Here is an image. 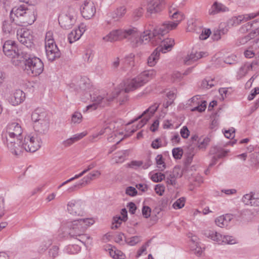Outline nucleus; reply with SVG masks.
<instances>
[{"label": "nucleus", "instance_id": "18", "mask_svg": "<svg viewBox=\"0 0 259 259\" xmlns=\"http://www.w3.org/2000/svg\"><path fill=\"white\" fill-rule=\"evenodd\" d=\"M175 97L176 95L174 92L170 91L166 94V99L162 104L160 108V111L163 113H166L167 112L171 111Z\"/></svg>", "mask_w": 259, "mask_h": 259}, {"label": "nucleus", "instance_id": "40", "mask_svg": "<svg viewBox=\"0 0 259 259\" xmlns=\"http://www.w3.org/2000/svg\"><path fill=\"white\" fill-rule=\"evenodd\" d=\"M126 151L118 152L114 156L112 160L116 163H121L124 160Z\"/></svg>", "mask_w": 259, "mask_h": 259}, {"label": "nucleus", "instance_id": "22", "mask_svg": "<svg viewBox=\"0 0 259 259\" xmlns=\"http://www.w3.org/2000/svg\"><path fill=\"white\" fill-rule=\"evenodd\" d=\"M210 153V154H213L214 155L213 156L211 159V162L209 164V168L215 165L219 159L225 157L226 155L227 152V151L222 150L220 148L217 147H213L211 149Z\"/></svg>", "mask_w": 259, "mask_h": 259}, {"label": "nucleus", "instance_id": "37", "mask_svg": "<svg viewBox=\"0 0 259 259\" xmlns=\"http://www.w3.org/2000/svg\"><path fill=\"white\" fill-rule=\"evenodd\" d=\"M254 193L253 192H250L249 193L245 194L242 197V201L246 205H251Z\"/></svg>", "mask_w": 259, "mask_h": 259}, {"label": "nucleus", "instance_id": "39", "mask_svg": "<svg viewBox=\"0 0 259 259\" xmlns=\"http://www.w3.org/2000/svg\"><path fill=\"white\" fill-rule=\"evenodd\" d=\"M144 12V9L142 6L135 9L133 11V16L135 20H138L142 16Z\"/></svg>", "mask_w": 259, "mask_h": 259}, {"label": "nucleus", "instance_id": "52", "mask_svg": "<svg viewBox=\"0 0 259 259\" xmlns=\"http://www.w3.org/2000/svg\"><path fill=\"white\" fill-rule=\"evenodd\" d=\"M134 55L133 54H130L128 56L125 58V64H128L130 67H133L134 66Z\"/></svg>", "mask_w": 259, "mask_h": 259}, {"label": "nucleus", "instance_id": "17", "mask_svg": "<svg viewBox=\"0 0 259 259\" xmlns=\"http://www.w3.org/2000/svg\"><path fill=\"white\" fill-rule=\"evenodd\" d=\"M68 212L72 215H81L82 211V203L79 200H71L67 205Z\"/></svg>", "mask_w": 259, "mask_h": 259}, {"label": "nucleus", "instance_id": "3", "mask_svg": "<svg viewBox=\"0 0 259 259\" xmlns=\"http://www.w3.org/2000/svg\"><path fill=\"white\" fill-rule=\"evenodd\" d=\"M36 12L33 8L28 9L20 6L13 8L10 16L18 26H27L34 23L36 19Z\"/></svg>", "mask_w": 259, "mask_h": 259}, {"label": "nucleus", "instance_id": "31", "mask_svg": "<svg viewBox=\"0 0 259 259\" xmlns=\"http://www.w3.org/2000/svg\"><path fill=\"white\" fill-rule=\"evenodd\" d=\"M203 235L211 240L218 242L220 244V241L222 239V235L212 230H206L203 231Z\"/></svg>", "mask_w": 259, "mask_h": 259}, {"label": "nucleus", "instance_id": "58", "mask_svg": "<svg viewBox=\"0 0 259 259\" xmlns=\"http://www.w3.org/2000/svg\"><path fill=\"white\" fill-rule=\"evenodd\" d=\"M90 238L84 233L77 236V238H75L77 241L82 244H84L85 241Z\"/></svg>", "mask_w": 259, "mask_h": 259}, {"label": "nucleus", "instance_id": "34", "mask_svg": "<svg viewBox=\"0 0 259 259\" xmlns=\"http://www.w3.org/2000/svg\"><path fill=\"white\" fill-rule=\"evenodd\" d=\"M159 55L160 53L155 49L148 58L147 63L148 65L151 67L154 66L159 59Z\"/></svg>", "mask_w": 259, "mask_h": 259}, {"label": "nucleus", "instance_id": "27", "mask_svg": "<svg viewBox=\"0 0 259 259\" xmlns=\"http://www.w3.org/2000/svg\"><path fill=\"white\" fill-rule=\"evenodd\" d=\"M207 54L205 52H193L188 55L184 60V63L186 65L191 64V62H195L197 61L198 59L206 56Z\"/></svg>", "mask_w": 259, "mask_h": 259}, {"label": "nucleus", "instance_id": "4", "mask_svg": "<svg viewBox=\"0 0 259 259\" xmlns=\"http://www.w3.org/2000/svg\"><path fill=\"white\" fill-rule=\"evenodd\" d=\"M24 59H25L24 71L28 75L37 76L43 72L44 65L39 58L25 56Z\"/></svg>", "mask_w": 259, "mask_h": 259}, {"label": "nucleus", "instance_id": "57", "mask_svg": "<svg viewBox=\"0 0 259 259\" xmlns=\"http://www.w3.org/2000/svg\"><path fill=\"white\" fill-rule=\"evenodd\" d=\"M224 33L223 30H217L214 31L212 38L214 40H218L221 38V35Z\"/></svg>", "mask_w": 259, "mask_h": 259}, {"label": "nucleus", "instance_id": "55", "mask_svg": "<svg viewBox=\"0 0 259 259\" xmlns=\"http://www.w3.org/2000/svg\"><path fill=\"white\" fill-rule=\"evenodd\" d=\"M211 33V31L210 29H203L202 30L201 33L199 35V38L201 40L206 39L207 38L209 37Z\"/></svg>", "mask_w": 259, "mask_h": 259}, {"label": "nucleus", "instance_id": "5", "mask_svg": "<svg viewBox=\"0 0 259 259\" xmlns=\"http://www.w3.org/2000/svg\"><path fill=\"white\" fill-rule=\"evenodd\" d=\"M3 52L5 55L12 59V63L18 66L23 58L22 52L19 50L14 41L8 40L3 45Z\"/></svg>", "mask_w": 259, "mask_h": 259}, {"label": "nucleus", "instance_id": "24", "mask_svg": "<svg viewBox=\"0 0 259 259\" xmlns=\"http://www.w3.org/2000/svg\"><path fill=\"white\" fill-rule=\"evenodd\" d=\"M127 219V212L125 208H122L121 210V215H116L113 217V222L111 225L112 229L118 228L122 222H125Z\"/></svg>", "mask_w": 259, "mask_h": 259}, {"label": "nucleus", "instance_id": "11", "mask_svg": "<svg viewBox=\"0 0 259 259\" xmlns=\"http://www.w3.org/2000/svg\"><path fill=\"white\" fill-rule=\"evenodd\" d=\"M188 104L191 108V112H202L205 111L207 107V102L201 99L200 95L193 97L188 101Z\"/></svg>", "mask_w": 259, "mask_h": 259}, {"label": "nucleus", "instance_id": "12", "mask_svg": "<svg viewBox=\"0 0 259 259\" xmlns=\"http://www.w3.org/2000/svg\"><path fill=\"white\" fill-rule=\"evenodd\" d=\"M163 36H160L161 39L157 38L158 40L156 41L157 42L156 45H159V46L156 50L159 53H165L171 50L175 45V41L174 39L171 38L162 39Z\"/></svg>", "mask_w": 259, "mask_h": 259}, {"label": "nucleus", "instance_id": "8", "mask_svg": "<svg viewBox=\"0 0 259 259\" xmlns=\"http://www.w3.org/2000/svg\"><path fill=\"white\" fill-rule=\"evenodd\" d=\"M169 16L174 21L164 22L160 26L159 31L166 34L170 30L176 29L178 24L184 19V14L178 10L175 11Z\"/></svg>", "mask_w": 259, "mask_h": 259}, {"label": "nucleus", "instance_id": "21", "mask_svg": "<svg viewBox=\"0 0 259 259\" xmlns=\"http://www.w3.org/2000/svg\"><path fill=\"white\" fill-rule=\"evenodd\" d=\"M259 15V11L257 13H253L248 14L239 15L237 17H233L229 20V24L231 26H237L241 22L247 21V20L254 18Z\"/></svg>", "mask_w": 259, "mask_h": 259}, {"label": "nucleus", "instance_id": "42", "mask_svg": "<svg viewBox=\"0 0 259 259\" xmlns=\"http://www.w3.org/2000/svg\"><path fill=\"white\" fill-rule=\"evenodd\" d=\"M211 122L209 128L211 130H214L217 128L219 125V116L217 114L210 116Z\"/></svg>", "mask_w": 259, "mask_h": 259}, {"label": "nucleus", "instance_id": "60", "mask_svg": "<svg viewBox=\"0 0 259 259\" xmlns=\"http://www.w3.org/2000/svg\"><path fill=\"white\" fill-rule=\"evenodd\" d=\"M224 136L228 139L233 138L235 137V129L232 128L231 129L225 131Z\"/></svg>", "mask_w": 259, "mask_h": 259}, {"label": "nucleus", "instance_id": "25", "mask_svg": "<svg viewBox=\"0 0 259 259\" xmlns=\"http://www.w3.org/2000/svg\"><path fill=\"white\" fill-rule=\"evenodd\" d=\"M87 134V132H82L74 135L72 137L63 141L61 143V145L64 148L69 147L73 145L74 143L81 140L84 136H85Z\"/></svg>", "mask_w": 259, "mask_h": 259}, {"label": "nucleus", "instance_id": "30", "mask_svg": "<svg viewBox=\"0 0 259 259\" xmlns=\"http://www.w3.org/2000/svg\"><path fill=\"white\" fill-rule=\"evenodd\" d=\"M81 27H78L77 29L73 30L68 35V39L70 44H72L77 40L79 39L83 32L84 30H81Z\"/></svg>", "mask_w": 259, "mask_h": 259}, {"label": "nucleus", "instance_id": "16", "mask_svg": "<svg viewBox=\"0 0 259 259\" xmlns=\"http://www.w3.org/2000/svg\"><path fill=\"white\" fill-rule=\"evenodd\" d=\"M163 0H149L147 4V13L148 14H157L163 9Z\"/></svg>", "mask_w": 259, "mask_h": 259}, {"label": "nucleus", "instance_id": "46", "mask_svg": "<svg viewBox=\"0 0 259 259\" xmlns=\"http://www.w3.org/2000/svg\"><path fill=\"white\" fill-rule=\"evenodd\" d=\"M155 159L158 167L161 170H163L165 168V166L163 160L162 156L161 155H158Z\"/></svg>", "mask_w": 259, "mask_h": 259}, {"label": "nucleus", "instance_id": "15", "mask_svg": "<svg viewBox=\"0 0 259 259\" xmlns=\"http://www.w3.org/2000/svg\"><path fill=\"white\" fill-rule=\"evenodd\" d=\"M126 12V9L124 6H121L116 10L111 11L107 14L108 19L107 22L108 24L112 23L111 20H113L114 22L118 21L122 18Z\"/></svg>", "mask_w": 259, "mask_h": 259}, {"label": "nucleus", "instance_id": "59", "mask_svg": "<svg viewBox=\"0 0 259 259\" xmlns=\"http://www.w3.org/2000/svg\"><path fill=\"white\" fill-rule=\"evenodd\" d=\"M105 250L109 251L110 255L113 258H115L116 256V250L115 249V248L113 249L110 245H107L105 247Z\"/></svg>", "mask_w": 259, "mask_h": 259}, {"label": "nucleus", "instance_id": "49", "mask_svg": "<svg viewBox=\"0 0 259 259\" xmlns=\"http://www.w3.org/2000/svg\"><path fill=\"white\" fill-rule=\"evenodd\" d=\"M165 178V175L162 173H155L153 174L151 179L154 182H159L162 181Z\"/></svg>", "mask_w": 259, "mask_h": 259}, {"label": "nucleus", "instance_id": "38", "mask_svg": "<svg viewBox=\"0 0 259 259\" xmlns=\"http://www.w3.org/2000/svg\"><path fill=\"white\" fill-rule=\"evenodd\" d=\"M253 65V62L251 64L246 63L244 64L240 68L238 73L241 76H244L249 69H252Z\"/></svg>", "mask_w": 259, "mask_h": 259}, {"label": "nucleus", "instance_id": "1", "mask_svg": "<svg viewBox=\"0 0 259 259\" xmlns=\"http://www.w3.org/2000/svg\"><path fill=\"white\" fill-rule=\"evenodd\" d=\"M156 71L153 69L145 71L137 77L133 79H128L121 83L118 88L115 90L113 95H108L107 94H104L100 95L97 93L91 95V99L93 103L87 106L85 110H83V112H93L95 109L105 107L110 104L115 98V95L117 97L123 96L122 99L120 98L119 99L120 104H121L127 99V96L125 93L133 91L143 86L150 79L154 77Z\"/></svg>", "mask_w": 259, "mask_h": 259}, {"label": "nucleus", "instance_id": "26", "mask_svg": "<svg viewBox=\"0 0 259 259\" xmlns=\"http://www.w3.org/2000/svg\"><path fill=\"white\" fill-rule=\"evenodd\" d=\"M25 93L20 90H16L10 98V102L14 106L21 103L25 99Z\"/></svg>", "mask_w": 259, "mask_h": 259}, {"label": "nucleus", "instance_id": "54", "mask_svg": "<svg viewBox=\"0 0 259 259\" xmlns=\"http://www.w3.org/2000/svg\"><path fill=\"white\" fill-rule=\"evenodd\" d=\"M82 114H72L71 116V123H79L82 120Z\"/></svg>", "mask_w": 259, "mask_h": 259}, {"label": "nucleus", "instance_id": "64", "mask_svg": "<svg viewBox=\"0 0 259 259\" xmlns=\"http://www.w3.org/2000/svg\"><path fill=\"white\" fill-rule=\"evenodd\" d=\"M155 191L157 194L161 196L164 191V187L159 184L156 185L155 187Z\"/></svg>", "mask_w": 259, "mask_h": 259}, {"label": "nucleus", "instance_id": "35", "mask_svg": "<svg viewBox=\"0 0 259 259\" xmlns=\"http://www.w3.org/2000/svg\"><path fill=\"white\" fill-rule=\"evenodd\" d=\"M161 105L160 103H155L151 105L148 108L143 112L142 113H155V112L163 113L160 111Z\"/></svg>", "mask_w": 259, "mask_h": 259}, {"label": "nucleus", "instance_id": "41", "mask_svg": "<svg viewBox=\"0 0 259 259\" xmlns=\"http://www.w3.org/2000/svg\"><path fill=\"white\" fill-rule=\"evenodd\" d=\"M144 115V114H141V115L138 117V118H136L135 120L132 121V122H135L136 121H138V119H141L140 121L136 125L137 129L142 127L148 121V118L146 117L142 118Z\"/></svg>", "mask_w": 259, "mask_h": 259}, {"label": "nucleus", "instance_id": "10", "mask_svg": "<svg viewBox=\"0 0 259 259\" xmlns=\"http://www.w3.org/2000/svg\"><path fill=\"white\" fill-rule=\"evenodd\" d=\"M65 228L68 230L67 232L70 237L74 238L85 231V226H82L78 220L66 223Z\"/></svg>", "mask_w": 259, "mask_h": 259}, {"label": "nucleus", "instance_id": "6", "mask_svg": "<svg viewBox=\"0 0 259 259\" xmlns=\"http://www.w3.org/2000/svg\"><path fill=\"white\" fill-rule=\"evenodd\" d=\"M41 144V138L38 134H30L23 139V151L35 152L40 148Z\"/></svg>", "mask_w": 259, "mask_h": 259}, {"label": "nucleus", "instance_id": "14", "mask_svg": "<svg viewBox=\"0 0 259 259\" xmlns=\"http://www.w3.org/2000/svg\"><path fill=\"white\" fill-rule=\"evenodd\" d=\"M81 15L84 18L90 19L96 13V8L93 2L84 1L81 9Z\"/></svg>", "mask_w": 259, "mask_h": 259}, {"label": "nucleus", "instance_id": "44", "mask_svg": "<svg viewBox=\"0 0 259 259\" xmlns=\"http://www.w3.org/2000/svg\"><path fill=\"white\" fill-rule=\"evenodd\" d=\"M186 199L184 197H181L176 201L172 206L175 209H180L184 206Z\"/></svg>", "mask_w": 259, "mask_h": 259}, {"label": "nucleus", "instance_id": "23", "mask_svg": "<svg viewBox=\"0 0 259 259\" xmlns=\"http://www.w3.org/2000/svg\"><path fill=\"white\" fill-rule=\"evenodd\" d=\"M229 11V9L224 4L215 2L211 6L208 11L210 15H214L220 13L227 12Z\"/></svg>", "mask_w": 259, "mask_h": 259}, {"label": "nucleus", "instance_id": "33", "mask_svg": "<svg viewBox=\"0 0 259 259\" xmlns=\"http://www.w3.org/2000/svg\"><path fill=\"white\" fill-rule=\"evenodd\" d=\"M255 32H250L248 34L239 37L236 41V45L238 47L245 45L249 40L255 37Z\"/></svg>", "mask_w": 259, "mask_h": 259}, {"label": "nucleus", "instance_id": "13", "mask_svg": "<svg viewBox=\"0 0 259 259\" xmlns=\"http://www.w3.org/2000/svg\"><path fill=\"white\" fill-rule=\"evenodd\" d=\"M76 21V17L74 14L71 12L62 15L59 17V23L61 27L65 29H69L72 28Z\"/></svg>", "mask_w": 259, "mask_h": 259}, {"label": "nucleus", "instance_id": "56", "mask_svg": "<svg viewBox=\"0 0 259 259\" xmlns=\"http://www.w3.org/2000/svg\"><path fill=\"white\" fill-rule=\"evenodd\" d=\"M125 193L129 196H135L137 194V191L134 187L130 186L126 189Z\"/></svg>", "mask_w": 259, "mask_h": 259}, {"label": "nucleus", "instance_id": "29", "mask_svg": "<svg viewBox=\"0 0 259 259\" xmlns=\"http://www.w3.org/2000/svg\"><path fill=\"white\" fill-rule=\"evenodd\" d=\"M232 219V216L231 214H226L217 218L215 220V223L218 226L223 228L227 226Z\"/></svg>", "mask_w": 259, "mask_h": 259}, {"label": "nucleus", "instance_id": "48", "mask_svg": "<svg viewBox=\"0 0 259 259\" xmlns=\"http://www.w3.org/2000/svg\"><path fill=\"white\" fill-rule=\"evenodd\" d=\"M222 242H224L229 244H234L236 243V240L232 236H222V239L220 241V243Z\"/></svg>", "mask_w": 259, "mask_h": 259}, {"label": "nucleus", "instance_id": "50", "mask_svg": "<svg viewBox=\"0 0 259 259\" xmlns=\"http://www.w3.org/2000/svg\"><path fill=\"white\" fill-rule=\"evenodd\" d=\"M172 175L173 177L181 178L183 175V170L180 166H175Z\"/></svg>", "mask_w": 259, "mask_h": 259}, {"label": "nucleus", "instance_id": "45", "mask_svg": "<svg viewBox=\"0 0 259 259\" xmlns=\"http://www.w3.org/2000/svg\"><path fill=\"white\" fill-rule=\"evenodd\" d=\"M79 221L82 226H85V230H86L87 227L91 225H93L94 223V221L91 218H85L79 219Z\"/></svg>", "mask_w": 259, "mask_h": 259}, {"label": "nucleus", "instance_id": "2", "mask_svg": "<svg viewBox=\"0 0 259 259\" xmlns=\"http://www.w3.org/2000/svg\"><path fill=\"white\" fill-rule=\"evenodd\" d=\"M160 26L155 28L152 32L146 30L143 34L140 35L137 28L131 27L125 29H114L103 37L105 42H115L123 39L129 41L133 47H137L142 44H146L150 41L153 45L157 43V38L161 39L160 36L164 35L165 33L159 31Z\"/></svg>", "mask_w": 259, "mask_h": 259}, {"label": "nucleus", "instance_id": "47", "mask_svg": "<svg viewBox=\"0 0 259 259\" xmlns=\"http://www.w3.org/2000/svg\"><path fill=\"white\" fill-rule=\"evenodd\" d=\"M172 155L175 159H180L183 155V150L180 148H175L172 151Z\"/></svg>", "mask_w": 259, "mask_h": 259}, {"label": "nucleus", "instance_id": "62", "mask_svg": "<svg viewBox=\"0 0 259 259\" xmlns=\"http://www.w3.org/2000/svg\"><path fill=\"white\" fill-rule=\"evenodd\" d=\"M194 246H191V248L193 250H194V253L197 256H200L202 253V249L201 247H199L197 245V244H194Z\"/></svg>", "mask_w": 259, "mask_h": 259}, {"label": "nucleus", "instance_id": "61", "mask_svg": "<svg viewBox=\"0 0 259 259\" xmlns=\"http://www.w3.org/2000/svg\"><path fill=\"white\" fill-rule=\"evenodd\" d=\"M180 134L184 139L187 138L190 135V132L186 126L182 127L180 131Z\"/></svg>", "mask_w": 259, "mask_h": 259}, {"label": "nucleus", "instance_id": "28", "mask_svg": "<svg viewBox=\"0 0 259 259\" xmlns=\"http://www.w3.org/2000/svg\"><path fill=\"white\" fill-rule=\"evenodd\" d=\"M46 55L49 61L53 62L61 57V53L57 46L53 47L46 50Z\"/></svg>", "mask_w": 259, "mask_h": 259}, {"label": "nucleus", "instance_id": "7", "mask_svg": "<svg viewBox=\"0 0 259 259\" xmlns=\"http://www.w3.org/2000/svg\"><path fill=\"white\" fill-rule=\"evenodd\" d=\"M31 120L33 122V128L39 135L46 134L49 128V120L45 114H32Z\"/></svg>", "mask_w": 259, "mask_h": 259}, {"label": "nucleus", "instance_id": "63", "mask_svg": "<svg viewBox=\"0 0 259 259\" xmlns=\"http://www.w3.org/2000/svg\"><path fill=\"white\" fill-rule=\"evenodd\" d=\"M151 208L147 206H144L142 208V214L143 216L148 218L150 216Z\"/></svg>", "mask_w": 259, "mask_h": 259}, {"label": "nucleus", "instance_id": "19", "mask_svg": "<svg viewBox=\"0 0 259 259\" xmlns=\"http://www.w3.org/2000/svg\"><path fill=\"white\" fill-rule=\"evenodd\" d=\"M18 139V140L16 138V139L14 140V141H13V149H11L9 147V141L6 140L7 146L8 149L13 155L16 156L21 155L23 152V136H20Z\"/></svg>", "mask_w": 259, "mask_h": 259}, {"label": "nucleus", "instance_id": "51", "mask_svg": "<svg viewBox=\"0 0 259 259\" xmlns=\"http://www.w3.org/2000/svg\"><path fill=\"white\" fill-rule=\"evenodd\" d=\"M85 174V171L83 170L82 172H81L79 174L76 175L74 177H72V178H70V179H69V180L66 181L65 182H63L61 185H60L58 187V189H60L63 186L66 185V184L68 183L69 182H71V181H73V180H74L75 179H78V178H80L81 177H82Z\"/></svg>", "mask_w": 259, "mask_h": 259}, {"label": "nucleus", "instance_id": "20", "mask_svg": "<svg viewBox=\"0 0 259 259\" xmlns=\"http://www.w3.org/2000/svg\"><path fill=\"white\" fill-rule=\"evenodd\" d=\"M17 36L19 41L27 48H31L33 46V36L31 34L30 31L24 30L22 33H18Z\"/></svg>", "mask_w": 259, "mask_h": 259}, {"label": "nucleus", "instance_id": "53", "mask_svg": "<svg viewBox=\"0 0 259 259\" xmlns=\"http://www.w3.org/2000/svg\"><path fill=\"white\" fill-rule=\"evenodd\" d=\"M59 248L56 246H53L49 251V256L53 258L56 257L58 254Z\"/></svg>", "mask_w": 259, "mask_h": 259}, {"label": "nucleus", "instance_id": "32", "mask_svg": "<svg viewBox=\"0 0 259 259\" xmlns=\"http://www.w3.org/2000/svg\"><path fill=\"white\" fill-rule=\"evenodd\" d=\"M17 26H18V25L16 24L10 17V20H5L4 22L3 29L4 32L6 33H10L16 29Z\"/></svg>", "mask_w": 259, "mask_h": 259}, {"label": "nucleus", "instance_id": "43", "mask_svg": "<svg viewBox=\"0 0 259 259\" xmlns=\"http://www.w3.org/2000/svg\"><path fill=\"white\" fill-rule=\"evenodd\" d=\"M141 241L140 236H133L131 238L125 239V242L130 245L134 246L137 244L138 242Z\"/></svg>", "mask_w": 259, "mask_h": 259}, {"label": "nucleus", "instance_id": "36", "mask_svg": "<svg viewBox=\"0 0 259 259\" xmlns=\"http://www.w3.org/2000/svg\"><path fill=\"white\" fill-rule=\"evenodd\" d=\"M91 179L87 176L84 177L82 180L81 182L76 185H74L73 187L68 189L69 192H72L76 188H80L83 186H85L91 182Z\"/></svg>", "mask_w": 259, "mask_h": 259}, {"label": "nucleus", "instance_id": "9", "mask_svg": "<svg viewBox=\"0 0 259 259\" xmlns=\"http://www.w3.org/2000/svg\"><path fill=\"white\" fill-rule=\"evenodd\" d=\"M22 128L20 125L16 122H11L8 124L6 130V140L9 141V147L13 149V141L16 138L18 140L20 136H22Z\"/></svg>", "mask_w": 259, "mask_h": 259}]
</instances>
